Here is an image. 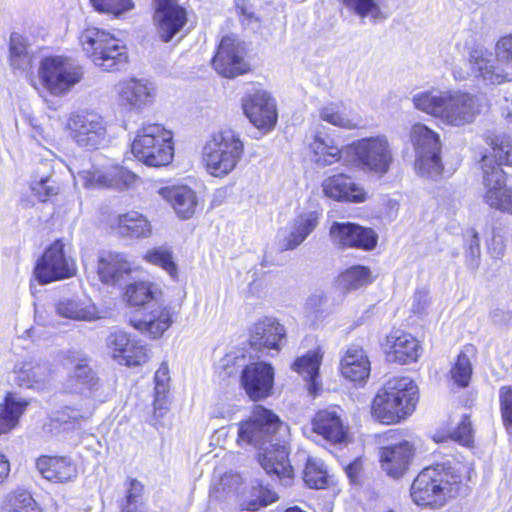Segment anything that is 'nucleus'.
<instances>
[{
  "label": "nucleus",
  "mask_w": 512,
  "mask_h": 512,
  "mask_svg": "<svg viewBox=\"0 0 512 512\" xmlns=\"http://www.w3.org/2000/svg\"><path fill=\"white\" fill-rule=\"evenodd\" d=\"M286 426L271 410L256 406L250 418L238 427V443L258 448L259 463L269 475H276L285 486L290 485L293 468L288 460V451L278 441L276 435Z\"/></svg>",
  "instance_id": "nucleus-1"
},
{
  "label": "nucleus",
  "mask_w": 512,
  "mask_h": 512,
  "mask_svg": "<svg viewBox=\"0 0 512 512\" xmlns=\"http://www.w3.org/2000/svg\"><path fill=\"white\" fill-rule=\"evenodd\" d=\"M466 467L460 463H442L424 468L414 479L410 495L420 506H442L447 498L464 495L468 486Z\"/></svg>",
  "instance_id": "nucleus-2"
},
{
  "label": "nucleus",
  "mask_w": 512,
  "mask_h": 512,
  "mask_svg": "<svg viewBox=\"0 0 512 512\" xmlns=\"http://www.w3.org/2000/svg\"><path fill=\"white\" fill-rule=\"evenodd\" d=\"M491 154L481 160L482 200L491 209L512 215V187L506 184V174L501 165L512 166V143L507 137L490 139Z\"/></svg>",
  "instance_id": "nucleus-3"
},
{
  "label": "nucleus",
  "mask_w": 512,
  "mask_h": 512,
  "mask_svg": "<svg viewBox=\"0 0 512 512\" xmlns=\"http://www.w3.org/2000/svg\"><path fill=\"white\" fill-rule=\"evenodd\" d=\"M491 154L481 160L482 200L491 209L512 215V187L506 184V174L501 165L512 166V143L507 137L490 139Z\"/></svg>",
  "instance_id": "nucleus-4"
},
{
  "label": "nucleus",
  "mask_w": 512,
  "mask_h": 512,
  "mask_svg": "<svg viewBox=\"0 0 512 512\" xmlns=\"http://www.w3.org/2000/svg\"><path fill=\"white\" fill-rule=\"evenodd\" d=\"M413 104L418 110L452 127L472 123L481 112L478 98L459 90L420 92L414 95Z\"/></svg>",
  "instance_id": "nucleus-5"
},
{
  "label": "nucleus",
  "mask_w": 512,
  "mask_h": 512,
  "mask_svg": "<svg viewBox=\"0 0 512 512\" xmlns=\"http://www.w3.org/2000/svg\"><path fill=\"white\" fill-rule=\"evenodd\" d=\"M244 155V143L239 133L231 128L214 132L202 148V162L213 177L229 175Z\"/></svg>",
  "instance_id": "nucleus-6"
},
{
  "label": "nucleus",
  "mask_w": 512,
  "mask_h": 512,
  "mask_svg": "<svg viewBox=\"0 0 512 512\" xmlns=\"http://www.w3.org/2000/svg\"><path fill=\"white\" fill-rule=\"evenodd\" d=\"M131 153L147 166H167L174 157L173 134L161 124H143L132 141Z\"/></svg>",
  "instance_id": "nucleus-7"
},
{
  "label": "nucleus",
  "mask_w": 512,
  "mask_h": 512,
  "mask_svg": "<svg viewBox=\"0 0 512 512\" xmlns=\"http://www.w3.org/2000/svg\"><path fill=\"white\" fill-rule=\"evenodd\" d=\"M79 39L85 54L103 70H118L126 65V47L110 33L96 27H88Z\"/></svg>",
  "instance_id": "nucleus-8"
},
{
  "label": "nucleus",
  "mask_w": 512,
  "mask_h": 512,
  "mask_svg": "<svg viewBox=\"0 0 512 512\" xmlns=\"http://www.w3.org/2000/svg\"><path fill=\"white\" fill-rule=\"evenodd\" d=\"M495 56L493 62L482 50L471 52L470 63L476 76L492 85L512 81V33L496 42Z\"/></svg>",
  "instance_id": "nucleus-9"
},
{
  "label": "nucleus",
  "mask_w": 512,
  "mask_h": 512,
  "mask_svg": "<svg viewBox=\"0 0 512 512\" xmlns=\"http://www.w3.org/2000/svg\"><path fill=\"white\" fill-rule=\"evenodd\" d=\"M355 165L364 172L386 175L394 162L390 141L385 135L365 137L349 146Z\"/></svg>",
  "instance_id": "nucleus-10"
},
{
  "label": "nucleus",
  "mask_w": 512,
  "mask_h": 512,
  "mask_svg": "<svg viewBox=\"0 0 512 512\" xmlns=\"http://www.w3.org/2000/svg\"><path fill=\"white\" fill-rule=\"evenodd\" d=\"M82 67L66 56H48L41 60L38 77L43 87L54 96L68 93L83 78Z\"/></svg>",
  "instance_id": "nucleus-11"
},
{
  "label": "nucleus",
  "mask_w": 512,
  "mask_h": 512,
  "mask_svg": "<svg viewBox=\"0 0 512 512\" xmlns=\"http://www.w3.org/2000/svg\"><path fill=\"white\" fill-rule=\"evenodd\" d=\"M411 142L415 150V170L421 177L436 178L443 170L439 156L441 144L439 135L426 125L412 126Z\"/></svg>",
  "instance_id": "nucleus-12"
},
{
  "label": "nucleus",
  "mask_w": 512,
  "mask_h": 512,
  "mask_svg": "<svg viewBox=\"0 0 512 512\" xmlns=\"http://www.w3.org/2000/svg\"><path fill=\"white\" fill-rule=\"evenodd\" d=\"M66 128L73 141L87 149L98 148L107 136V123L104 117L95 111L71 113L67 118Z\"/></svg>",
  "instance_id": "nucleus-13"
},
{
  "label": "nucleus",
  "mask_w": 512,
  "mask_h": 512,
  "mask_svg": "<svg viewBox=\"0 0 512 512\" xmlns=\"http://www.w3.org/2000/svg\"><path fill=\"white\" fill-rule=\"evenodd\" d=\"M61 239L54 241L38 260L34 275L41 284L67 279L76 274V265L64 251Z\"/></svg>",
  "instance_id": "nucleus-14"
},
{
  "label": "nucleus",
  "mask_w": 512,
  "mask_h": 512,
  "mask_svg": "<svg viewBox=\"0 0 512 512\" xmlns=\"http://www.w3.org/2000/svg\"><path fill=\"white\" fill-rule=\"evenodd\" d=\"M243 110L249 121L264 133L270 132L278 120L275 99L264 90H257L243 98Z\"/></svg>",
  "instance_id": "nucleus-15"
},
{
  "label": "nucleus",
  "mask_w": 512,
  "mask_h": 512,
  "mask_svg": "<svg viewBox=\"0 0 512 512\" xmlns=\"http://www.w3.org/2000/svg\"><path fill=\"white\" fill-rule=\"evenodd\" d=\"M329 235L332 243L339 248H357L365 251L375 249L378 235L372 228L352 222L332 223Z\"/></svg>",
  "instance_id": "nucleus-16"
},
{
  "label": "nucleus",
  "mask_w": 512,
  "mask_h": 512,
  "mask_svg": "<svg viewBox=\"0 0 512 512\" xmlns=\"http://www.w3.org/2000/svg\"><path fill=\"white\" fill-rule=\"evenodd\" d=\"M244 55L245 48L242 42L233 36H224L212 59V65L220 75L234 78L248 70Z\"/></svg>",
  "instance_id": "nucleus-17"
},
{
  "label": "nucleus",
  "mask_w": 512,
  "mask_h": 512,
  "mask_svg": "<svg viewBox=\"0 0 512 512\" xmlns=\"http://www.w3.org/2000/svg\"><path fill=\"white\" fill-rule=\"evenodd\" d=\"M13 373L18 386L38 391L48 388L53 380L51 365L36 356L19 359L13 367Z\"/></svg>",
  "instance_id": "nucleus-18"
},
{
  "label": "nucleus",
  "mask_w": 512,
  "mask_h": 512,
  "mask_svg": "<svg viewBox=\"0 0 512 512\" xmlns=\"http://www.w3.org/2000/svg\"><path fill=\"white\" fill-rule=\"evenodd\" d=\"M240 384L251 400L266 399L273 391L274 369L265 362L250 363L241 372Z\"/></svg>",
  "instance_id": "nucleus-19"
},
{
  "label": "nucleus",
  "mask_w": 512,
  "mask_h": 512,
  "mask_svg": "<svg viewBox=\"0 0 512 512\" xmlns=\"http://www.w3.org/2000/svg\"><path fill=\"white\" fill-rule=\"evenodd\" d=\"M155 22L158 37L163 42L171 41L181 32L187 22L184 8L176 3V0H155Z\"/></svg>",
  "instance_id": "nucleus-20"
},
{
  "label": "nucleus",
  "mask_w": 512,
  "mask_h": 512,
  "mask_svg": "<svg viewBox=\"0 0 512 512\" xmlns=\"http://www.w3.org/2000/svg\"><path fill=\"white\" fill-rule=\"evenodd\" d=\"M337 407L320 410L312 421V430L323 439L341 444L348 439V426L344 423Z\"/></svg>",
  "instance_id": "nucleus-21"
},
{
  "label": "nucleus",
  "mask_w": 512,
  "mask_h": 512,
  "mask_svg": "<svg viewBox=\"0 0 512 512\" xmlns=\"http://www.w3.org/2000/svg\"><path fill=\"white\" fill-rule=\"evenodd\" d=\"M118 95L122 105L141 110L153 102L156 87L148 80L132 78L118 84Z\"/></svg>",
  "instance_id": "nucleus-22"
},
{
  "label": "nucleus",
  "mask_w": 512,
  "mask_h": 512,
  "mask_svg": "<svg viewBox=\"0 0 512 512\" xmlns=\"http://www.w3.org/2000/svg\"><path fill=\"white\" fill-rule=\"evenodd\" d=\"M285 339L286 330L275 318L261 319L251 328L250 344L258 350L272 349L278 352Z\"/></svg>",
  "instance_id": "nucleus-23"
},
{
  "label": "nucleus",
  "mask_w": 512,
  "mask_h": 512,
  "mask_svg": "<svg viewBox=\"0 0 512 512\" xmlns=\"http://www.w3.org/2000/svg\"><path fill=\"white\" fill-rule=\"evenodd\" d=\"M414 452V446L408 441L383 447L380 451L382 470L394 479L401 478L408 471Z\"/></svg>",
  "instance_id": "nucleus-24"
},
{
  "label": "nucleus",
  "mask_w": 512,
  "mask_h": 512,
  "mask_svg": "<svg viewBox=\"0 0 512 512\" xmlns=\"http://www.w3.org/2000/svg\"><path fill=\"white\" fill-rule=\"evenodd\" d=\"M321 186L324 195L336 201L363 203L368 199V192L344 174L326 178Z\"/></svg>",
  "instance_id": "nucleus-25"
},
{
  "label": "nucleus",
  "mask_w": 512,
  "mask_h": 512,
  "mask_svg": "<svg viewBox=\"0 0 512 512\" xmlns=\"http://www.w3.org/2000/svg\"><path fill=\"white\" fill-rule=\"evenodd\" d=\"M385 351L390 362L408 364L419 358L420 345L411 334L396 330L387 336Z\"/></svg>",
  "instance_id": "nucleus-26"
},
{
  "label": "nucleus",
  "mask_w": 512,
  "mask_h": 512,
  "mask_svg": "<svg viewBox=\"0 0 512 512\" xmlns=\"http://www.w3.org/2000/svg\"><path fill=\"white\" fill-rule=\"evenodd\" d=\"M320 213L305 211L295 217L287 228L282 231L280 246L283 250H293L298 247L316 229Z\"/></svg>",
  "instance_id": "nucleus-27"
},
{
  "label": "nucleus",
  "mask_w": 512,
  "mask_h": 512,
  "mask_svg": "<svg viewBox=\"0 0 512 512\" xmlns=\"http://www.w3.org/2000/svg\"><path fill=\"white\" fill-rule=\"evenodd\" d=\"M58 316L75 321L91 322L103 316L95 303L87 297H62L54 303Z\"/></svg>",
  "instance_id": "nucleus-28"
},
{
  "label": "nucleus",
  "mask_w": 512,
  "mask_h": 512,
  "mask_svg": "<svg viewBox=\"0 0 512 512\" xmlns=\"http://www.w3.org/2000/svg\"><path fill=\"white\" fill-rule=\"evenodd\" d=\"M412 412L397 398L390 396L383 387L378 390L371 406L374 419L387 425L399 423Z\"/></svg>",
  "instance_id": "nucleus-29"
},
{
  "label": "nucleus",
  "mask_w": 512,
  "mask_h": 512,
  "mask_svg": "<svg viewBox=\"0 0 512 512\" xmlns=\"http://www.w3.org/2000/svg\"><path fill=\"white\" fill-rule=\"evenodd\" d=\"M159 193L172 206L180 219L187 220L194 216L198 200L195 191L190 187L169 186L161 188Z\"/></svg>",
  "instance_id": "nucleus-30"
},
{
  "label": "nucleus",
  "mask_w": 512,
  "mask_h": 512,
  "mask_svg": "<svg viewBox=\"0 0 512 512\" xmlns=\"http://www.w3.org/2000/svg\"><path fill=\"white\" fill-rule=\"evenodd\" d=\"M110 228L118 235L130 238H147L152 234L149 220L137 211L116 215L109 220Z\"/></svg>",
  "instance_id": "nucleus-31"
},
{
  "label": "nucleus",
  "mask_w": 512,
  "mask_h": 512,
  "mask_svg": "<svg viewBox=\"0 0 512 512\" xmlns=\"http://www.w3.org/2000/svg\"><path fill=\"white\" fill-rule=\"evenodd\" d=\"M340 371L343 377L352 382H363L370 375V361L359 345H351L344 352Z\"/></svg>",
  "instance_id": "nucleus-32"
},
{
  "label": "nucleus",
  "mask_w": 512,
  "mask_h": 512,
  "mask_svg": "<svg viewBox=\"0 0 512 512\" xmlns=\"http://www.w3.org/2000/svg\"><path fill=\"white\" fill-rule=\"evenodd\" d=\"M36 466L41 475L50 481L66 482L77 475L76 465L67 457L42 456Z\"/></svg>",
  "instance_id": "nucleus-33"
},
{
  "label": "nucleus",
  "mask_w": 512,
  "mask_h": 512,
  "mask_svg": "<svg viewBox=\"0 0 512 512\" xmlns=\"http://www.w3.org/2000/svg\"><path fill=\"white\" fill-rule=\"evenodd\" d=\"M131 270V263L121 253H106L98 260L97 272L100 280L106 284L115 285Z\"/></svg>",
  "instance_id": "nucleus-34"
},
{
  "label": "nucleus",
  "mask_w": 512,
  "mask_h": 512,
  "mask_svg": "<svg viewBox=\"0 0 512 512\" xmlns=\"http://www.w3.org/2000/svg\"><path fill=\"white\" fill-rule=\"evenodd\" d=\"M172 312L167 307H158L142 319H132L130 324L150 338H160L172 325Z\"/></svg>",
  "instance_id": "nucleus-35"
},
{
  "label": "nucleus",
  "mask_w": 512,
  "mask_h": 512,
  "mask_svg": "<svg viewBox=\"0 0 512 512\" xmlns=\"http://www.w3.org/2000/svg\"><path fill=\"white\" fill-rule=\"evenodd\" d=\"M52 175L53 167L48 161L41 162L33 173L30 189L32 194L41 202L56 196L60 191V186Z\"/></svg>",
  "instance_id": "nucleus-36"
},
{
  "label": "nucleus",
  "mask_w": 512,
  "mask_h": 512,
  "mask_svg": "<svg viewBox=\"0 0 512 512\" xmlns=\"http://www.w3.org/2000/svg\"><path fill=\"white\" fill-rule=\"evenodd\" d=\"M29 402L23 398L8 393L0 403V435L10 433L18 425Z\"/></svg>",
  "instance_id": "nucleus-37"
},
{
  "label": "nucleus",
  "mask_w": 512,
  "mask_h": 512,
  "mask_svg": "<svg viewBox=\"0 0 512 512\" xmlns=\"http://www.w3.org/2000/svg\"><path fill=\"white\" fill-rule=\"evenodd\" d=\"M383 388L390 396L397 398L404 406L414 411L418 401V387L412 378L393 376L385 382Z\"/></svg>",
  "instance_id": "nucleus-38"
},
{
  "label": "nucleus",
  "mask_w": 512,
  "mask_h": 512,
  "mask_svg": "<svg viewBox=\"0 0 512 512\" xmlns=\"http://www.w3.org/2000/svg\"><path fill=\"white\" fill-rule=\"evenodd\" d=\"M313 161L320 167L337 163L341 159V150L329 136L317 133L310 143Z\"/></svg>",
  "instance_id": "nucleus-39"
},
{
  "label": "nucleus",
  "mask_w": 512,
  "mask_h": 512,
  "mask_svg": "<svg viewBox=\"0 0 512 512\" xmlns=\"http://www.w3.org/2000/svg\"><path fill=\"white\" fill-rule=\"evenodd\" d=\"M321 120L343 129H356L359 127V119L347 113L342 103H328L319 111Z\"/></svg>",
  "instance_id": "nucleus-40"
},
{
  "label": "nucleus",
  "mask_w": 512,
  "mask_h": 512,
  "mask_svg": "<svg viewBox=\"0 0 512 512\" xmlns=\"http://www.w3.org/2000/svg\"><path fill=\"white\" fill-rule=\"evenodd\" d=\"M341 2L346 9L361 20L369 19L373 23H378L388 17L379 0H341Z\"/></svg>",
  "instance_id": "nucleus-41"
},
{
  "label": "nucleus",
  "mask_w": 512,
  "mask_h": 512,
  "mask_svg": "<svg viewBox=\"0 0 512 512\" xmlns=\"http://www.w3.org/2000/svg\"><path fill=\"white\" fill-rule=\"evenodd\" d=\"M322 360L320 350L310 351L306 355L298 358L293 369L303 375L304 379L309 381V391L315 393L317 390L318 370Z\"/></svg>",
  "instance_id": "nucleus-42"
},
{
  "label": "nucleus",
  "mask_w": 512,
  "mask_h": 512,
  "mask_svg": "<svg viewBox=\"0 0 512 512\" xmlns=\"http://www.w3.org/2000/svg\"><path fill=\"white\" fill-rule=\"evenodd\" d=\"M9 62L15 70L27 71L32 66V54L27 40L18 33H12L9 43Z\"/></svg>",
  "instance_id": "nucleus-43"
},
{
  "label": "nucleus",
  "mask_w": 512,
  "mask_h": 512,
  "mask_svg": "<svg viewBox=\"0 0 512 512\" xmlns=\"http://www.w3.org/2000/svg\"><path fill=\"white\" fill-rule=\"evenodd\" d=\"M161 290L149 281H137L127 286L125 297L130 305L140 306L156 299Z\"/></svg>",
  "instance_id": "nucleus-44"
},
{
  "label": "nucleus",
  "mask_w": 512,
  "mask_h": 512,
  "mask_svg": "<svg viewBox=\"0 0 512 512\" xmlns=\"http://www.w3.org/2000/svg\"><path fill=\"white\" fill-rule=\"evenodd\" d=\"M371 282V270L361 265H355L346 269L338 277V285L344 291L356 290Z\"/></svg>",
  "instance_id": "nucleus-45"
},
{
  "label": "nucleus",
  "mask_w": 512,
  "mask_h": 512,
  "mask_svg": "<svg viewBox=\"0 0 512 512\" xmlns=\"http://www.w3.org/2000/svg\"><path fill=\"white\" fill-rule=\"evenodd\" d=\"M1 510L2 512H41L31 494L24 490L8 494Z\"/></svg>",
  "instance_id": "nucleus-46"
},
{
  "label": "nucleus",
  "mask_w": 512,
  "mask_h": 512,
  "mask_svg": "<svg viewBox=\"0 0 512 512\" xmlns=\"http://www.w3.org/2000/svg\"><path fill=\"white\" fill-rule=\"evenodd\" d=\"M243 501L241 503L247 510L256 511L263 506H267L278 499L276 492L262 485L253 486L251 489L243 493Z\"/></svg>",
  "instance_id": "nucleus-47"
},
{
  "label": "nucleus",
  "mask_w": 512,
  "mask_h": 512,
  "mask_svg": "<svg viewBox=\"0 0 512 512\" xmlns=\"http://www.w3.org/2000/svg\"><path fill=\"white\" fill-rule=\"evenodd\" d=\"M149 359L150 353L148 348L139 341L131 339L128 347H125V351L121 352L116 361L121 365L134 367L147 363Z\"/></svg>",
  "instance_id": "nucleus-48"
},
{
  "label": "nucleus",
  "mask_w": 512,
  "mask_h": 512,
  "mask_svg": "<svg viewBox=\"0 0 512 512\" xmlns=\"http://www.w3.org/2000/svg\"><path fill=\"white\" fill-rule=\"evenodd\" d=\"M72 174L75 185H81L86 189L104 188L108 183L107 169L101 170L93 165L90 168L78 171L76 174L72 172Z\"/></svg>",
  "instance_id": "nucleus-49"
},
{
  "label": "nucleus",
  "mask_w": 512,
  "mask_h": 512,
  "mask_svg": "<svg viewBox=\"0 0 512 512\" xmlns=\"http://www.w3.org/2000/svg\"><path fill=\"white\" fill-rule=\"evenodd\" d=\"M70 386L76 391L91 389L97 384L94 372L86 362H79L69 378Z\"/></svg>",
  "instance_id": "nucleus-50"
},
{
  "label": "nucleus",
  "mask_w": 512,
  "mask_h": 512,
  "mask_svg": "<svg viewBox=\"0 0 512 512\" xmlns=\"http://www.w3.org/2000/svg\"><path fill=\"white\" fill-rule=\"evenodd\" d=\"M145 260L153 265L161 267L172 278L177 276V265L174 262L172 252L164 247H156L145 254Z\"/></svg>",
  "instance_id": "nucleus-51"
},
{
  "label": "nucleus",
  "mask_w": 512,
  "mask_h": 512,
  "mask_svg": "<svg viewBox=\"0 0 512 512\" xmlns=\"http://www.w3.org/2000/svg\"><path fill=\"white\" fill-rule=\"evenodd\" d=\"M304 481L311 487L320 489L326 485L327 471L322 461L308 459L304 470Z\"/></svg>",
  "instance_id": "nucleus-52"
},
{
  "label": "nucleus",
  "mask_w": 512,
  "mask_h": 512,
  "mask_svg": "<svg viewBox=\"0 0 512 512\" xmlns=\"http://www.w3.org/2000/svg\"><path fill=\"white\" fill-rule=\"evenodd\" d=\"M90 2L96 11L116 18L134 8L132 0H90Z\"/></svg>",
  "instance_id": "nucleus-53"
},
{
  "label": "nucleus",
  "mask_w": 512,
  "mask_h": 512,
  "mask_svg": "<svg viewBox=\"0 0 512 512\" xmlns=\"http://www.w3.org/2000/svg\"><path fill=\"white\" fill-rule=\"evenodd\" d=\"M465 256L467 266L476 269L480 264L481 249L478 232L469 228L464 232Z\"/></svg>",
  "instance_id": "nucleus-54"
},
{
  "label": "nucleus",
  "mask_w": 512,
  "mask_h": 512,
  "mask_svg": "<svg viewBox=\"0 0 512 512\" xmlns=\"http://www.w3.org/2000/svg\"><path fill=\"white\" fill-rule=\"evenodd\" d=\"M107 175L108 183L106 187H111L119 190L128 188L136 180L135 174L124 168L117 166L107 168Z\"/></svg>",
  "instance_id": "nucleus-55"
},
{
  "label": "nucleus",
  "mask_w": 512,
  "mask_h": 512,
  "mask_svg": "<svg viewBox=\"0 0 512 512\" xmlns=\"http://www.w3.org/2000/svg\"><path fill=\"white\" fill-rule=\"evenodd\" d=\"M471 375V361L465 353H460L455 365L451 369V377L459 386L466 387L469 384Z\"/></svg>",
  "instance_id": "nucleus-56"
},
{
  "label": "nucleus",
  "mask_w": 512,
  "mask_h": 512,
  "mask_svg": "<svg viewBox=\"0 0 512 512\" xmlns=\"http://www.w3.org/2000/svg\"><path fill=\"white\" fill-rule=\"evenodd\" d=\"M130 336L121 330L111 332L106 339V346L111 357L116 360L121 355V352L125 351V347H128Z\"/></svg>",
  "instance_id": "nucleus-57"
},
{
  "label": "nucleus",
  "mask_w": 512,
  "mask_h": 512,
  "mask_svg": "<svg viewBox=\"0 0 512 512\" xmlns=\"http://www.w3.org/2000/svg\"><path fill=\"white\" fill-rule=\"evenodd\" d=\"M499 398L504 425L509 433H512V387H501L499 390Z\"/></svg>",
  "instance_id": "nucleus-58"
},
{
  "label": "nucleus",
  "mask_w": 512,
  "mask_h": 512,
  "mask_svg": "<svg viewBox=\"0 0 512 512\" xmlns=\"http://www.w3.org/2000/svg\"><path fill=\"white\" fill-rule=\"evenodd\" d=\"M144 485L137 479L130 478L126 481V496L121 505L139 504L142 502Z\"/></svg>",
  "instance_id": "nucleus-59"
},
{
  "label": "nucleus",
  "mask_w": 512,
  "mask_h": 512,
  "mask_svg": "<svg viewBox=\"0 0 512 512\" xmlns=\"http://www.w3.org/2000/svg\"><path fill=\"white\" fill-rule=\"evenodd\" d=\"M451 438L462 445L469 446L473 441L472 423L468 416H464L458 427L452 432Z\"/></svg>",
  "instance_id": "nucleus-60"
},
{
  "label": "nucleus",
  "mask_w": 512,
  "mask_h": 512,
  "mask_svg": "<svg viewBox=\"0 0 512 512\" xmlns=\"http://www.w3.org/2000/svg\"><path fill=\"white\" fill-rule=\"evenodd\" d=\"M326 302L327 299L323 292L313 293L306 299L304 311L307 315L317 318L318 314L325 310Z\"/></svg>",
  "instance_id": "nucleus-61"
},
{
  "label": "nucleus",
  "mask_w": 512,
  "mask_h": 512,
  "mask_svg": "<svg viewBox=\"0 0 512 512\" xmlns=\"http://www.w3.org/2000/svg\"><path fill=\"white\" fill-rule=\"evenodd\" d=\"M431 301L429 291L425 288L417 289L411 305V311L419 316L427 315Z\"/></svg>",
  "instance_id": "nucleus-62"
},
{
  "label": "nucleus",
  "mask_w": 512,
  "mask_h": 512,
  "mask_svg": "<svg viewBox=\"0 0 512 512\" xmlns=\"http://www.w3.org/2000/svg\"><path fill=\"white\" fill-rule=\"evenodd\" d=\"M169 368L166 363H162L155 373V392L156 396H164L169 388Z\"/></svg>",
  "instance_id": "nucleus-63"
},
{
  "label": "nucleus",
  "mask_w": 512,
  "mask_h": 512,
  "mask_svg": "<svg viewBox=\"0 0 512 512\" xmlns=\"http://www.w3.org/2000/svg\"><path fill=\"white\" fill-rule=\"evenodd\" d=\"M362 469V463L359 459L354 460L346 467V473L352 482H357Z\"/></svg>",
  "instance_id": "nucleus-64"
}]
</instances>
